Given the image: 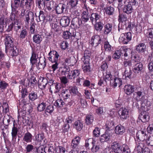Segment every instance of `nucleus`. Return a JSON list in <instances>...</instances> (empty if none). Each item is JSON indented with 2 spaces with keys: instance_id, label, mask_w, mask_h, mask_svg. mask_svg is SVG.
<instances>
[{
  "instance_id": "5701e85b",
  "label": "nucleus",
  "mask_w": 153,
  "mask_h": 153,
  "mask_svg": "<svg viewBox=\"0 0 153 153\" xmlns=\"http://www.w3.org/2000/svg\"><path fill=\"white\" fill-rule=\"evenodd\" d=\"M133 10V8L132 6L130 4H128L127 5H125L123 8V11L124 13L128 14L131 13Z\"/></svg>"
},
{
  "instance_id": "5fc2aeb1",
  "label": "nucleus",
  "mask_w": 153,
  "mask_h": 153,
  "mask_svg": "<svg viewBox=\"0 0 153 153\" xmlns=\"http://www.w3.org/2000/svg\"><path fill=\"white\" fill-rule=\"evenodd\" d=\"M79 15V13L78 10H75L72 12L70 15L69 18L70 19L74 18H78L77 16Z\"/></svg>"
},
{
  "instance_id": "338daca9",
  "label": "nucleus",
  "mask_w": 153,
  "mask_h": 153,
  "mask_svg": "<svg viewBox=\"0 0 153 153\" xmlns=\"http://www.w3.org/2000/svg\"><path fill=\"white\" fill-rule=\"evenodd\" d=\"M71 36V33L67 31H64L63 33V37L65 39H69Z\"/></svg>"
},
{
  "instance_id": "49530a36",
  "label": "nucleus",
  "mask_w": 153,
  "mask_h": 153,
  "mask_svg": "<svg viewBox=\"0 0 153 153\" xmlns=\"http://www.w3.org/2000/svg\"><path fill=\"white\" fill-rule=\"evenodd\" d=\"M144 33L148 38H153V28H149L144 31Z\"/></svg>"
},
{
  "instance_id": "7ed1b4c3",
  "label": "nucleus",
  "mask_w": 153,
  "mask_h": 153,
  "mask_svg": "<svg viewBox=\"0 0 153 153\" xmlns=\"http://www.w3.org/2000/svg\"><path fill=\"white\" fill-rule=\"evenodd\" d=\"M4 43L5 46V52L7 53L9 49L12 48L14 46V39L11 34H6L4 39Z\"/></svg>"
},
{
  "instance_id": "b1692460",
  "label": "nucleus",
  "mask_w": 153,
  "mask_h": 153,
  "mask_svg": "<svg viewBox=\"0 0 153 153\" xmlns=\"http://www.w3.org/2000/svg\"><path fill=\"white\" fill-rule=\"evenodd\" d=\"M115 131L117 134L122 135L124 132L125 129L123 126L119 125L115 127Z\"/></svg>"
},
{
  "instance_id": "20e7f679",
  "label": "nucleus",
  "mask_w": 153,
  "mask_h": 153,
  "mask_svg": "<svg viewBox=\"0 0 153 153\" xmlns=\"http://www.w3.org/2000/svg\"><path fill=\"white\" fill-rule=\"evenodd\" d=\"M131 33L130 32L121 34L119 38V41L124 44H127L131 39Z\"/></svg>"
},
{
  "instance_id": "052dcab7",
  "label": "nucleus",
  "mask_w": 153,
  "mask_h": 153,
  "mask_svg": "<svg viewBox=\"0 0 153 153\" xmlns=\"http://www.w3.org/2000/svg\"><path fill=\"white\" fill-rule=\"evenodd\" d=\"M144 143H146L147 145L149 146H153V136H150L149 137V139L147 140L143 141Z\"/></svg>"
},
{
  "instance_id": "603ef678",
  "label": "nucleus",
  "mask_w": 153,
  "mask_h": 153,
  "mask_svg": "<svg viewBox=\"0 0 153 153\" xmlns=\"http://www.w3.org/2000/svg\"><path fill=\"white\" fill-rule=\"evenodd\" d=\"M121 54H122V52L120 51H116L113 54L112 57L115 59H118L120 58Z\"/></svg>"
},
{
  "instance_id": "473e14b6",
  "label": "nucleus",
  "mask_w": 153,
  "mask_h": 153,
  "mask_svg": "<svg viewBox=\"0 0 153 153\" xmlns=\"http://www.w3.org/2000/svg\"><path fill=\"white\" fill-rule=\"evenodd\" d=\"M35 15L36 17V20L38 22L44 21L45 18V13L42 10L40 11L39 14L38 16H37L36 13Z\"/></svg>"
},
{
  "instance_id": "423d86ee",
  "label": "nucleus",
  "mask_w": 153,
  "mask_h": 153,
  "mask_svg": "<svg viewBox=\"0 0 153 153\" xmlns=\"http://www.w3.org/2000/svg\"><path fill=\"white\" fill-rule=\"evenodd\" d=\"M138 152H142L143 153H150V149L145 146V144L144 142L139 143L136 147Z\"/></svg>"
},
{
  "instance_id": "c85d7f7f",
  "label": "nucleus",
  "mask_w": 153,
  "mask_h": 153,
  "mask_svg": "<svg viewBox=\"0 0 153 153\" xmlns=\"http://www.w3.org/2000/svg\"><path fill=\"white\" fill-rule=\"evenodd\" d=\"M143 69V65L142 63H137L134 67L133 71L135 73H138Z\"/></svg>"
},
{
  "instance_id": "79ce46f5",
  "label": "nucleus",
  "mask_w": 153,
  "mask_h": 153,
  "mask_svg": "<svg viewBox=\"0 0 153 153\" xmlns=\"http://www.w3.org/2000/svg\"><path fill=\"white\" fill-rule=\"evenodd\" d=\"M37 56H36V53L33 51L31 56L30 59V64H31L32 67H33L35 63H36L37 59Z\"/></svg>"
},
{
  "instance_id": "09e8293b",
  "label": "nucleus",
  "mask_w": 153,
  "mask_h": 153,
  "mask_svg": "<svg viewBox=\"0 0 153 153\" xmlns=\"http://www.w3.org/2000/svg\"><path fill=\"white\" fill-rule=\"evenodd\" d=\"M95 29L97 31H101L103 27V24L100 22H99L95 24Z\"/></svg>"
},
{
  "instance_id": "a18cd8bd",
  "label": "nucleus",
  "mask_w": 153,
  "mask_h": 153,
  "mask_svg": "<svg viewBox=\"0 0 153 153\" xmlns=\"http://www.w3.org/2000/svg\"><path fill=\"white\" fill-rule=\"evenodd\" d=\"M112 25L109 24H107L104 26V33L105 34H108L112 30Z\"/></svg>"
},
{
  "instance_id": "8fccbe9b",
  "label": "nucleus",
  "mask_w": 153,
  "mask_h": 153,
  "mask_svg": "<svg viewBox=\"0 0 153 153\" xmlns=\"http://www.w3.org/2000/svg\"><path fill=\"white\" fill-rule=\"evenodd\" d=\"M132 72L130 68L129 70L126 69L124 72V75L125 78L128 77L129 79H131L132 77Z\"/></svg>"
},
{
  "instance_id": "c03bdc74",
  "label": "nucleus",
  "mask_w": 153,
  "mask_h": 153,
  "mask_svg": "<svg viewBox=\"0 0 153 153\" xmlns=\"http://www.w3.org/2000/svg\"><path fill=\"white\" fill-rule=\"evenodd\" d=\"M106 13L108 15H111L114 14V9L113 7L110 6L104 8Z\"/></svg>"
},
{
  "instance_id": "680f3d73",
  "label": "nucleus",
  "mask_w": 153,
  "mask_h": 153,
  "mask_svg": "<svg viewBox=\"0 0 153 153\" xmlns=\"http://www.w3.org/2000/svg\"><path fill=\"white\" fill-rule=\"evenodd\" d=\"M2 107L3 108V112L4 113H6L9 112V109L8 105L7 102H3Z\"/></svg>"
},
{
  "instance_id": "e433bc0d",
  "label": "nucleus",
  "mask_w": 153,
  "mask_h": 153,
  "mask_svg": "<svg viewBox=\"0 0 153 153\" xmlns=\"http://www.w3.org/2000/svg\"><path fill=\"white\" fill-rule=\"evenodd\" d=\"M32 139V135L29 132L26 133L23 138V140L27 143L31 142Z\"/></svg>"
},
{
  "instance_id": "a878e982",
  "label": "nucleus",
  "mask_w": 153,
  "mask_h": 153,
  "mask_svg": "<svg viewBox=\"0 0 153 153\" xmlns=\"http://www.w3.org/2000/svg\"><path fill=\"white\" fill-rule=\"evenodd\" d=\"M46 65V59L45 58L40 59L39 62L36 65L37 68L39 69H44Z\"/></svg>"
},
{
  "instance_id": "4d7b16f0",
  "label": "nucleus",
  "mask_w": 153,
  "mask_h": 153,
  "mask_svg": "<svg viewBox=\"0 0 153 153\" xmlns=\"http://www.w3.org/2000/svg\"><path fill=\"white\" fill-rule=\"evenodd\" d=\"M33 3V1L30 0H25V5L27 9H30Z\"/></svg>"
},
{
  "instance_id": "39448f33",
  "label": "nucleus",
  "mask_w": 153,
  "mask_h": 153,
  "mask_svg": "<svg viewBox=\"0 0 153 153\" xmlns=\"http://www.w3.org/2000/svg\"><path fill=\"white\" fill-rule=\"evenodd\" d=\"M49 60L52 63L58 62L59 55L56 51L52 50L51 51L48 53Z\"/></svg>"
},
{
  "instance_id": "2f4dec72",
  "label": "nucleus",
  "mask_w": 153,
  "mask_h": 153,
  "mask_svg": "<svg viewBox=\"0 0 153 153\" xmlns=\"http://www.w3.org/2000/svg\"><path fill=\"white\" fill-rule=\"evenodd\" d=\"M74 127L78 131H80L83 128V124L82 122L79 120L76 121L74 125Z\"/></svg>"
},
{
  "instance_id": "f257e3e1",
  "label": "nucleus",
  "mask_w": 153,
  "mask_h": 153,
  "mask_svg": "<svg viewBox=\"0 0 153 153\" xmlns=\"http://www.w3.org/2000/svg\"><path fill=\"white\" fill-rule=\"evenodd\" d=\"M133 98L137 101H142L145 98L144 89L140 87H137L133 95Z\"/></svg>"
},
{
  "instance_id": "dca6fc26",
  "label": "nucleus",
  "mask_w": 153,
  "mask_h": 153,
  "mask_svg": "<svg viewBox=\"0 0 153 153\" xmlns=\"http://www.w3.org/2000/svg\"><path fill=\"white\" fill-rule=\"evenodd\" d=\"M124 90L125 93L127 95H130L135 92V88L134 86L129 84H128L125 85L124 88Z\"/></svg>"
},
{
  "instance_id": "6e6552de",
  "label": "nucleus",
  "mask_w": 153,
  "mask_h": 153,
  "mask_svg": "<svg viewBox=\"0 0 153 153\" xmlns=\"http://www.w3.org/2000/svg\"><path fill=\"white\" fill-rule=\"evenodd\" d=\"M13 126L12 129L11 134L12 140L14 141H15L17 138V136L19 129L17 128V125L16 123L15 120H13Z\"/></svg>"
},
{
  "instance_id": "6e6d98bb",
  "label": "nucleus",
  "mask_w": 153,
  "mask_h": 153,
  "mask_svg": "<svg viewBox=\"0 0 153 153\" xmlns=\"http://www.w3.org/2000/svg\"><path fill=\"white\" fill-rule=\"evenodd\" d=\"M135 25L134 19H132L130 20V22H128L127 28L130 30L133 29H134Z\"/></svg>"
},
{
  "instance_id": "0e129e2a",
  "label": "nucleus",
  "mask_w": 153,
  "mask_h": 153,
  "mask_svg": "<svg viewBox=\"0 0 153 153\" xmlns=\"http://www.w3.org/2000/svg\"><path fill=\"white\" fill-rule=\"evenodd\" d=\"M8 50H10L11 51L12 55L13 56H17L18 54L19 50L16 47H14L13 46L12 49L10 48V49Z\"/></svg>"
},
{
  "instance_id": "4468645a",
  "label": "nucleus",
  "mask_w": 153,
  "mask_h": 153,
  "mask_svg": "<svg viewBox=\"0 0 153 153\" xmlns=\"http://www.w3.org/2000/svg\"><path fill=\"white\" fill-rule=\"evenodd\" d=\"M66 5L63 4H59L56 7V13L60 14L64 13L66 10Z\"/></svg>"
},
{
  "instance_id": "a211bd4d",
  "label": "nucleus",
  "mask_w": 153,
  "mask_h": 153,
  "mask_svg": "<svg viewBox=\"0 0 153 153\" xmlns=\"http://www.w3.org/2000/svg\"><path fill=\"white\" fill-rule=\"evenodd\" d=\"M76 61L74 56H72L66 58L65 60V64L68 66H73L76 63Z\"/></svg>"
},
{
  "instance_id": "ddd939ff",
  "label": "nucleus",
  "mask_w": 153,
  "mask_h": 153,
  "mask_svg": "<svg viewBox=\"0 0 153 153\" xmlns=\"http://www.w3.org/2000/svg\"><path fill=\"white\" fill-rule=\"evenodd\" d=\"M91 55L90 52L88 50H85L84 53V56L82 58V61L84 64H90V56Z\"/></svg>"
},
{
  "instance_id": "774afa93",
  "label": "nucleus",
  "mask_w": 153,
  "mask_h": 153,
  "mask_svg": "<svg viewBox=\"0 0 153 153\" xmlns=\"http://www.w3.org/2000/svg\"><path fill=\"white\" fill-rule=\"evenodd\" d=\"M21 93L22 97L24 98L28 94L27 90L25 88H22L21 91Z\"/></svg>"
},
{
  "instance_id": "f03ea898",
  "label": "nucleus",
  "mask_w": 153,
  "mask_h": 153,
  "mask_svg": "<svg viewBox=\"0 0 153 153\" xmlns=\"http://www.w3.org/2000/svg\"><path fill=\"white\" fill-rule=\"evenodd\" d=\"M141 106L143 111L140 114L138 118L143 122H146L149 121V119L148 113L146 111L148 109V107L143 102L142 103Z\"/></svg>"
},
{
  "instance_id": "f704fd0d",
  "label": "nucleus",
  "mask_w": 153,
  "mask_h": 153,
  "mask_svg": "<svg viewBox=\"0 0 153 153\" xmlns=\"http://www.w3.org/2000/svg\"><path fill=\"white\" fill-rule=\"evenodd\" d=\"M36 140L39 142H42L43 141L44 143L45 142L46 139L43 133H39L35 136Z\"/></svg>"
},
{
  "instance_id": "3c124183",
  "label": "nucleus",
  "mask_w": 153,
  "mask_h": 153,
  "mask_svg": "<svg viewBox=\"0 0 153 153\" xmlns=\"http://www.w3.org/2000/svg\"><path fill=\"white\" fill-rule=\"evenodd\" d=\"M82 69L85 73L90 72L91 71V67L90 64H84L82 66Z\"/></svg>"
},
{
  "instance_id": "69168bd1",
  "label": "nucleus",
  "mask_w": 153,
  "mask_h": 153,
  "mask_svg": "<svg viewBox=\"0 0 153 153\" xmlns=\"http://www.w3.org/2000/svg\"><path fill=\"white\" fill-rule=\"evenodd\" d=\"M27 31L26 29H22L20 32L19 37L20 38L24 39L27 35Z\"/></svg>"
},
{
  "instance_id": "58836bf2",
  "label": "nucleus",
  "mask_w": 153,
  "mask_h": 153,
  "mask_svg": "<svg viewBox=\"0 0 153 153\" xmlns=\"http://www.w3.org/2000/svg\"><path fill=\"white\" fill-rule=\"evenodd\" d=\"M94 120V117L92 115L87 114L85 117V123L88 125H91L93 123Z\"/></svg>"
},
{
  "instance_id": "6ab92c4d",
  "label": "nucleus",
  "mask_w": 153,
  "mask_h": 153,
  "mask_svg": "<svg viewBox=\"0 0 153 153\" xmlns=\"http://www.w3.org/2000/svg\"><path fill=\"white\" fill-rule=\"evenodd\" d=\"M136 50L138 53H144L146 51V45L144 43H140L136 46Z\"/></svg>"
},
{
  "instance_id": "393cba45",
  "label": "nucleus",
  "mask_w": 153,
  "mask_h": 153,
  "mask_svg": "<svg viewBox=\"0 0 153 153\" xmlns=\"http://www.w3.org/2000/svg\"><path fill=\"white\" fill-rule=\"evenodd\" d=\"M72 19V25L74 27L76 28H79L80 25H81L82 23V21L81 20L78 18Z\"/></svg>"
},
{
  "instance_id": "c756f323",
  "label": "nucleus",
  "mask_w": 153,
  "mask_h": 153,
  "mask_svg": "<svg viewBox=\"0 0 153 153\" xmlns=\"http://www.w3.org/2000/svg\"><path fill=\"white\" fill-rule=\"evenodd\" d=\"M111 137V134L110 133L105 132L101 136L100 138V140L102 142L108 141L110 140Z\"/></svg>"
},
{
  "instance_id": "1a4fd4ad",
  "label": "nucleus",
  "mask_w": 153,
  "mask_h": 153,
  "mask_svg": "<svg viewBox=\"0 0 153 153\" xmlns=\"http://www.w3.org/2000/svg\"><path fill=\"white\" fill-rule=\"evenodd\" d=\"M118 114L122 119H126L128 117V111L125 108H120L118 111Z\"/></svg>"
},
{
  "instance_id": "e2e57ef3",
  "label": "nucleus",
  "mask_w": 153,
  "mask_h": 153,
  "mask_svg": "<svg viewBox=\"0 0 153 153\" xmlns=\"http://www.w3.org/2000/svg\"><path fill=\"white\" fill-rule=\"evenodd\" d=\"M56 148L54 146L51 145L49 147L46 148V150H48L46 153H54Z\"/></svg>"
},
{
  "instance_id": "c9c22d12",
  "label": "nucleus",
  "mask_w": 153,
  "mask_h": 153,
  "mask_svg": "<svg viewBox=\"0 0 153 153\" xmlns=\"http://www.w3.org/2000/svg\"><path fill=\"white\" fill-rule=\"evenodd\" d=\"M48 81L46 78H42V81L38 82L39 87L41 89H43L45 88L46 86L48 83Z\"/></svg>"
},
{
  "instance_id": "aec40b11",
  "label": "nucleus",
  "mask_w": 153,
  "mask_h": 153,
  "mask_svg": "<svg viewBox=\"0 0 153 153\" xmlns=\"http://www.w3.org/2000/svg\"><path fill=\"white\" fill-rule=\"evenodd\" d=\"M112 85L114 88L117 87V85L120 87L122 84V82L121 79L114 76L113 79L112 81Z\"/></svg>"
},
{
  "instance_id": "72a5a7b5",
  "label": "nucleus",
  "mask_w": 153,
  "mask_h": 153,
  "mask_svg": "<svg viewBox=\"0 0 153 153\" xmlns=\"http://www.w3.org/2000/svg\"><path fill=\"white\" fill-rule=\"evenodd\" d=\"M33 42L35 43L39 44L42 41V38L39 34H35L33 36Z\"/></svg>"
},
{
  "instance_id": "ea45409f",
  "label": "nucleus",
  "mask_w": 153,
  "mask_h": 153,
  "mask_svg": "<svg viewBox=\"0 0 153 153\" xmlns=\"http://www.w3.org/2000/svg\"><path fill=\"white\" fill-rule=\"evenodd\" d=\"M121 50L122 51V54H123L124 56L125 57V59H126V57L129 56L132 52L130 49L126 48L125 47L121 48Z\"/></svg>"
},
{
  "instance_id": "f8f14e48",
  "label": "nucleus",
  "mask_w": 153,
  "mask_h": 153,
  "mask_svg": "<svg viewBox=\"0 0 153 153\" xmlns=\"http://www.w3.org/2000/svg\"><path fill=\"white\" fill-rule=\"evenodd\" d=\"M136 136L140 140H142V142L146 141V139L147 137V134L146 131H144L143 130L139 131L136 134Z\"/></svg>"
},
{
  "instance_id": "4be33fe9",
  "label": "nucleus",
  "mask_w": 153,
  "mask_h": 153,
  "mask_svg": "<svg viewBox=\"0 0 153 153\" xmlns=\"http://www.w3.org/2000/svg\"><path fill=\"white\" fill-rule=\"evenodd\" d=\"M112 148L115 153H120L122 150L120 148V145L118 143L114 142L113 143Z\"/></svg>"
},
{
  "instance_id": "bb28decb",
  "label": "nucleus",
  "mask_w": 153,
  "mask_h": 153,
  "mask_svg": "<svg viewBox=\"0 0 153 153\" xmlns=\"http://www.w3.org/2000/svg\"><path fill=\"white\" fill-rule=\"evenodd\" d=\"M113 77H114L112 76L110 72H106V75L103 78L104 79L105 84V85L107 84V82L108 81H110V83L111 84L112 81L113 79Z\"/></svg>"
},
{
  "instance_id": "412c9836",
  "label": "nucleus",
  "mask_w": 153,
  "mask_h": 153,
  "mask_svg": "<svg viewBox=\"0 0 153 153\" xmlns=\"http://www.w3.org/2000/svg\"><path fill=\"white\" fill-rule=\"evenodd\" d=\"M30 18H31V19H34V14L31 11H29L25 16L24 21L26 24H29Z\"/></svg>"
},
{
  "instance_id": "f3484780",
  "label": "nucleus",
  "mask_w": 153,
  "mask_h": 153,
  "mask_svg": "<svg viewBox=\"0 0 153 153\" xmlns=\"http://www.w3.org/2000/svg\"><path fill=\"white\" fill-rule=\"evenodd\" d=\"M65 104L67 105H72V103L70 102H66V101H65V102H63V100L61 99L57 100L54 103V105L58 108L62 107Z\"/></svg>"
},
{
  "instance_id": "a19ab883",
  "label": "nucleus",
  "mask_w": 153,
  "mask_h": 153,
  "mask_svg": "<svg viewBox=\"0 0 153 153\" xmlns=\"http://www.w3.org/2000/svg\"><path fill=\"white\" fill-rule=\"evenodd\" d=\"M88 10L86 9V11H83L82 14V20L85 22H87L89 19V15H88Z\"/></svg>"
},
{
  "instance_id": "13d9d810",
  "label": "nucleus",
  "mask_w": 153,
  "mask_h": 153,
  "mask_svg": "<svg viewBox=\"0 0 153 153\" xmlns=\"http://www.w3.org/2000/svg\"><path fill=\"white\" fill-rule=\"evenodd\" d=\"M65 149L62 146H59L55 149V153H65Z\"/></svg>"
},
{
  "instance_id": "de8ad7c7",
  "label": "nucleus",
  "mask_w": 153,
  "mask_h": 153,
  "mask_svg": "<svg viewBox=\"0 0 153 153\" xmlns=\"http://www.w3.org/2000/svg\"><path fill=\"white\" fill-rule=\"evenodd\" d=\"M46 106V102H42L39 104L37 107V110L38 111L41 112L44 111Z\"/></svg>"
},
{
  "instance_id": "cd10ccee",
  "label": "nucleus",
  "mask_w": 153,
  "mask_h": 153,
  "mask_svg": "<svg viewBox=\"0 0 153 153\" xmlns=\"http://www.w3.org/2000/svg\"><path fill=\"white\" fill-rule=\"evenodd\" d=\"M70 22L69 19L66 16L62 17L60 20V24L63 27H65L69 25Z\"/></svg>"
},
{
  "instance_id": "7c9ffc66",
  "label": "nucleus",
  "mask_w": 153,
  "mask_h": 153,
  "mask_svg": "<svg viewBox=\"0 0 153 153\" xmlns=\"http://www.w3.org/2000/svg\"><path fill=\"white\" fill-rule=\"evenodd\" d=\"M101 16L97 13H93L91 14L90 19L92 22H97V21L99 20Z\"/></svg>"
},
{
  "instance_id": "4c0bfd02",
  "label": "nucleus",
  "mask_w": 153,
  "mask_h": 153,
  "mask_svg": "<svg viewBox=\"0 0 153 153\" xmlns=\"http://www.w3.org/2000/svg\"><path fill=\"white\" fill-rule=\"evenodd\" d=\"M20 0H14V4H11L12 11L13 12H15L16 10L19 6Z\"/></svg>"
},
{
  "instance_id": "9d476101",
  "label": "nucleus",
  "mask_w": 153,
  "mask_h": 153,
  "mask_svg": "<svg viewBox=\"0 0 153 153\" xmlns=\"http://www.w3.org/2000/svg\"><path fill=\"white\" fill-rule=\"evenodd\" d=\"M80 74V71L78 70H74L69 72L67 76L69 79H74L77 78Z\"/></svg>"
},
{
  "instance_id": "9b49d317",
  "label": "nucleus",
  "mask_w": 153,
  "mask_h": 153,
  "mask_svg": "<svg viewBox=\"0 0 153 153\" xmlns=\"http://www.w3.org/2000/svg\"><path fill=\"white\" fill-rule=\"evenodd\" d=\"M91 44L95 45L96 46L102 43V40L100 36L98 35H95L93 36L91 38Z\"/></svg>"
},
{
  "instance_id": "37998d69",
  "label": "nucleus",
  "mask_w": 153,
  "mask_h": 153,
  "mask_svg": "<svg viewBox=\"0 0 153 153\" xmlns=\"http://www.w3.org/2000/svg\"><path fill=\"white\" fill-rule=\"evenodd\" d=\"M28 97L29 100L32 101L35 100L38 97L37 92L33 91L29 93Z\"/></svg>"
},
{
  "instance_id": "0eeeda50",
  "label": "nucleus",
  "mask_w": 153,
  "mask_h": 153,
  "mask_svg": "<svg viewBox=\"0 0 153 153\" xmlns=\"http://www.w3.org/2000/svg\"><path fill=\"white\" fill-rule=\"evenodd\" d=\"M21 24L19 21V20H16L15 22H12V23L8 26V28L7 30L8 32L12 30L14 27V29L17 32L18 30L21 28Z\"/></svg>"
},
{
  "instance_id": "2eb2a0df",
  "label": "nucleus",
  "mask_w": 153,
  "mask_h": 153,
  "mask_svg": "<svg viewBox=\"0 0 153 153\" xmlns=\"http://www.w3.org/2000/svg\"><path fill=\"white\" fill-rule=\"evenodd\" d=\"M80 138L77 137L74 138L72 140L71 143V147L73 149L79 150V145L80 141Z\"/></svg>"
},
{
  "instance_id": "864d4df0",
  "label": "nucleus",
  "mask_w": 153,
  "mask_h": 153,
  "mask_svg": "<svg viewBox=\"0 0 153 153\" xmlns=\"http://www.w3.org/2000/svg\"><path fill=\"white\" fill-rule=\"evenodd\" d=\"M54 110V107L53 105H49L47 106L45 109V113L47 114V113H48L50 114L53 112Z\"/></svg>"
},
{
  "instance_id": "bf43d9fd",
  "label": "nucleus",
  "mask_w": 153,
  "mask_h": 153,
  "mask_svg": "<svg viewBox=\"0 0 153 153\" xmlns=\"http://www.w3.org/2000/svg\"><path fill=\"white\" fill-rule=\"evenodd\" d=\"M36 3L38 8H39L45 6V1L44 0H36Z\"/></svg>"
}]
</instances>
